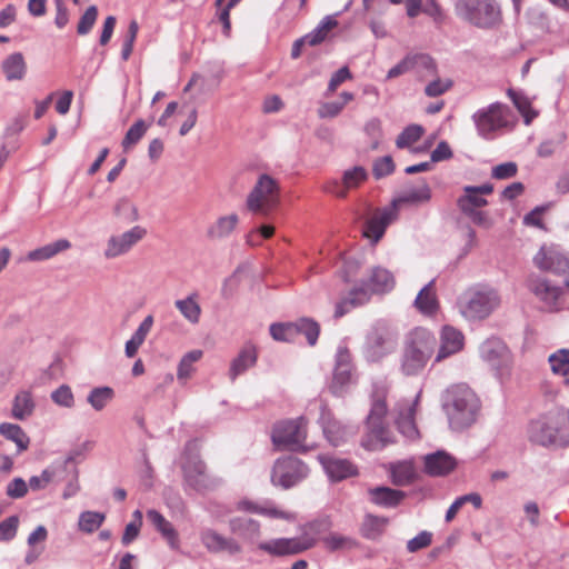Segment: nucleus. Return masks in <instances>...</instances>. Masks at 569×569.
<instances>
[{"mask_svg":"<svg viewBox=\"0 0 569 569\" xmlns=\"http://www.w3.org/2000/svg\"><path fill=\"white\" fill-rule=\"evenodd\" d=\"M239 509L251 511L268 518H279L288 521H292L295 519V515L292 512L279 509L272 502H264L263 505H259L243 500L239 502Z\"/></svg>","mask_w":569,"mask_h":569,"instance_id":"28","label":"nucleus"},{"mask_svg":"<svg viewBox=\"0 0 569 569\" xmlns=\"http://www.w3.org/2000/svg\"><path fill=\"white\" fill-rule=\"evenodd\" d=\"M527 432L529 441L535 445L565 446L569 443V417L563 412L540 417L529 423Z\"/></svg>","mask_w":569,"mask_h":569,"instance_id":"5","label":"nucleus"},{"mask_svg":"<svg viewBox=\"0 0 569 569\" xmlns=\"http://www.w3.org/2000/svg\"><path fill=\"white\" fill-rule=\"evenodd\" d=\"M508 96L512 100L518 111L522 114L525 123L529 124L533 120V118L537 117V112L531 109L530 101L526 97L513 91L512 89L508 90Z\"/></svg>","mask_w":569,"mask_h":569,"instance_id":"53","label":"nucleus"},{"mask_svg":"<svg viewBox=\"0 0 569 569\" xmlns=\"http://www.w3.org/2000/svg\"><path fill=\"white\" fill-rule=\"evenodd\" d=\"M337 26L338 21L335 16H326L311 32L305 36V40L309 46H317L325 41L329 32Z\"/></svg>","mask_w":569,"mask_h":569,"instance_id":"40","label":"nucleus"},{"mask_svg":"<svg viewBox=\"0 0 569 569\" xmlns=\"http://www.w3.org/2000/svg\"><path fill=\"white\" fill-rule=\"evenodd\" d=\"M147 236V229L142 226H133L132 228L121 232L111 234L104 244L103 257L107 260L117 259L128 254L140 241Z\"/></svg>","mask_w":569,"mask_h":569,"instance_id":"13","label":"nucleus"},{"mask_svg":"<svg viewBox=\"0 0 569 569\" xmlns=\"http://www.w3.org/2000/svg\"><path fill=\"white\" fill-rule=\"evenodd\" d=\"M229 529L231 533L238 536L244 542L257 543V547L261 538V526L259 521L249 517H233L229 520Z\"/></svg>","mask_w":569,"mask_h":569,"instance_id":"23","label":"nucleus"},{"mask_svg":"<svg viewBox=\"0 0 569 569\" xmlns=\"http://www.w3.org/2000/svg\"><path fill=\"white\" fill-rule=\"evenodd\" d=\"M203 547L211 553L227 552L230 556L242 552L241 545L231 537H224L218 531L207 528L200 532Z\"/></svg>","mask_w":569,"mask_h":569,"instance_id":"17","label":"nucleus"},{"mask_svg":"<svg viewBox=\"0 0 569 569\" xmlns=\"http://www.w3.org/2000/svg\"><path fill=\"white\" fill-rule=\"evenodd\" d=\"M280 203V184L267 173L259 174L248 193L246 207L253 214L268 217Z\"/></svg>","mask_w":569,"mask_h":569,"instance_id":"7","label":"nucleus"},{"mask_svg":"<svg viewBox=\"0 0 569 569\" xmlns=\"http://www.w3.org/2000/svg\"><path fill=\"white\" fill-rule=\"evenodd\" d=\"M431 199V190L427 181L422 180L417 186L406 188L402 193L392 201L396 209L400 204H419Z\"/></svg>","mask_w":569,"mask_h":569,"instance_id":"27","label":"nucleus"},{"mask_svg":"<svg viewBox=\"0 0 569 569\" xmlns=\"http://www.w3.org/2000/svg\"><path fill=\"white\" fill-rule=\"evenodd\" d=\"M479 353L500 378L508 377L512 363L511 353L508 347L498 338H489L479 347Z\"/></svg>","mask_w":569,"mask_h":569,"instance_id":"14","label":"nucleus"},{"mask_svg":"<svg viewBox=\"0 0 569 569\" xmlns=\"http://www.w3.org/2000/svg\"><path fill=\"white\" fill-rule=\"evenodd\" d=\"M318 460L326 475L333 482L342 481L358 475V468L348 459L329 455H319Z\"/></svg>","mask_w":569,"mask_h":569,"instance_id":"18","label":"nucleus"},{"mask_svg":"<svg viewBox=\"0 0 569 569\" xmlns=\"http://www.w3.org/2000/svg\"><path fill=\"white\" fill-rule=\"evenodd\" d=\"M523 517L519 522V527L523 529L527 525L535 530L541 525V511L539 505L533 500H527L522 505Z\"/></svg>","mask_w":569,"mask_h":569,"instance_id":"46","label":"nucleus"},{"mask_svg":"<svg viewBox=\"0 0 569 569\" xmlns=\"http://www.w3.org/2000/svg\"><path fill=\"white\" fill-rule=\"evenodd\" d=\"M455 13L462 22L480 30H496L503 22L498 0H456Z\"/></svg>","mask_w":569,"mask_h":569,"instance_id":"4","label":"nucleus"},{"mask_svg":"<svg viewBox=\"0 0 569 569\" xmlns=\"http://www.w3.org/2000/svg\"><path fill=\"white\" fill-rule=\"evenodd\" d=\"M460 211L467 216L475 224L489 228L491 226V221L488 217V213L480 208L476 207H458Z\"/></svg>","mask_w":569,"mask_h":569,"instance_id":"61","label":"nucleus"},{"mask_svg":"<svg viewBox=\"0 0 569 569\" xmlns=\"http://www.w3.org/2000/svg\"><path fill=\"white\" fill-rule=\"evenodd\" d=\"M387 413V405L385 401V390L381 388L373 395L372 406L367 418V427L369 430L368 440L363 446L370 450H378L390 442L388 430L385 427L383 418Z\"/></svg>","mask_w":569,"mask_h":569,"instance_id":"9","label":"nucleus"},{"mask_svg":"<svg viewBox=\"0 0 569 569\" xmlns=\"http://www.w3.org/2000/svg\"><path fill=\"white\" fill-rule=\"evenodd\" d=\"M257 362L256 348L251 345L244 346L239 355L232 360L229 369V377L233 381L236 378L249 368L253 367Z\"/></svg>","mask_w":569,"mask_h":569,"instance_id":"30","label":"nucleus"},{"mask_svg":"<svg viewBox=\"0 0 569 569\" xmlns=\"http://www.w3.org/2000/svg\"><path fill=\"white\" fill-rule=\"evenodd\" d=\"M183 479L187 487L202 492L214 488L218 481L207 472V467L198 457H190L182 465Z\"/></svg>","mask_w":569,"mask_h":569,"instance_id":"16","label":"nucleus"},{"mask_svg":"<svg viewBox=\"0 0 569 569\" xmlns=\"http://www.w3.org/2000/svg\"><path fill=\"white\" fill-rule=\"evenodd\" d=\"M270 335L277 341L292 342L297 339V325L295 322L272 323Z\"/></svg>","mask_w":569,"mask_h":569,"instance_id":"48","label":"nucleus"},{"mask_svg":"<svg viewBox=\"0 0 569 569\" xmlns=\"http://www.w3.org/2000/svg\"><path fill=\"white\" fill-rule=\"evenodd\" d=\"M551 370L555 373L566 376L569 373V350L560 349L549 356Z\"/></svg>","mask_w":569,"mask_h":569,"instance_id":"57","label":"nucleus"},{"mask_svg":"<svg viewBox=\"0 0 569 569\" xmlns=\"http://www.w3.org/2000/svg\"><path fill=\"white\" fill-rule=\"evenodd\" d=\"M511 109L501 102H493L485 108H480L472 114V121L478 134L492 140L496 134L510 127Z\"/></svg>","mask_w":569,"mask_h":569,"instance_id":"8","label":"nucleus"},{"mask_svg":"<svg viewBox=\"0 0 569 569\" xmlns=\"http://www.w3.org/2000/svg\"><path fill=\"white\" fill-rule=\"evenodd\" d=\"M320 423L326 438L336 447L345 442L348 437L356 433V429L353 427L342 426L332 417L331 412L325 408L321 411Z\"/></svg>","mask_w":569,"mask_h":569,"instance_id":"22","label":"nucleus"},{"mask_svg":"<svg viewBox=\"0 0 569 569\" xmlns=\"http://www.w3.org/2000/svg\"><path fill=\"white\" fill-rule=\"evenodd\" d=\"M114 398V391L111 387H96L87 396V402L96 411H102Z\"/></svg>","mask_w":569,"mask_h":569,"instance_id":"41","label":"nucleus"},{"mask_svg":"<svg viewBox=\"0 0 569 569\" xmlns=\"http://www.w3.org/2000/svg\"><path fill=\"white\" fill-rule=\"evenodd\" d=\"M396 217L397 212L393 207L377 211L366 222L363 231L365 237L371 239L373 243H377L385 234L387 227L396 219Z\"/></svg>","mask_w":569,"mask_h":569,"instance_id":"24","label":"nucleus"},{"mask_svg":"<svg viewBox=\"0 0 569 569\" xmlns=\"http://www.w3.org/2000/svg\"><path fill=\"white\" fill-rule=\"evenodd\" d=\"M527 287L530 292L550 308L556 306L559 297L562 295L560 287L540 276H530L527 280Z\"/></svg>","mask_w":569,"mask_h":569,"instance_id":"21","label":"nucleus"},{"mask_svg":"<svg viewBox=\"0 0 569 569\" xmlns=\"http://www.w3.org/2000/svg\"><path fill=\"white\" fill-rule=\"evenodd\" d=\"M437 338L422 327H417L405 337L399 369L406 377H416L423 372L436 351Z\"/></svg>","mask_w":569,"mask_h":569,"instance_id":"1","label":"nucleus"},{"mask_svg":"<svg viewBox=\"0 0 569 569\" xmlns=\"http://www.w3.org/2000/svg\"><path fill=\"white\" fill-rule=\"evenodd\" d=\"M51 400L59 407L72 408L74 406V396L68 385H61L51 392Z\"/></svg>","mask_w":569,"mask_h":569,"instance_id":"59","label":"nucleus"},{"mask_svg":"<svg viewBox=\"0 0 569 569\" xmlns=\"http://www.w3.org/2000/svg\"><path fill=\"white\" fill-rule=\"evenodd\" d=\"M351 381V367H335L333 378L330 390L335 395H340L345 387Z\"/></svg>","mask_w":569,"mask_h":569,"instance_id":"55","label":"nucleus"},{"mask_svg":"<svg viewBox=\"0 0 569 569\" xmlns=\"http://www.w3.org/2000/svg\"><path fill=\"white\" fill-rule=\"evenodd\" d=\"M202 355L201 350H191L181 358L177 370V379L181 383L184 385L194 372V363L202 358Z\"/></svg>","mask_w":569,"mask_h":569,"instance_id":"43","label":"nucleus"},{"mask_svg":"<svg viewBox=\"0 0 569 569\" xmlns=\"http://www.w3.org/2000/svg\"><path fill=\"white\" fill-rule=\"evenodd\" d=\"M370 500L385 508L397 507L405 498V492L389 487H376L368 490Z\"/></svg>","mask_w":569,"mask_h":569,"instance_id":"31","label":"nucleus"},{"mask_svg":"<svg viewBox=\"0 0 569 569\" xmlns=\"http://www.w3.org/2000/svg\"><path fill=\"white\" fill-rule=\"evenodd\" d=\"M518 172V166L513 161L500 163L492 168L491 177L497 180L513 178Z\"/></svg>","mask_w":569,"mask_h":569,"instance_id":"63","label":"nucleus"},{"mask_svg":"<svg viewBox=\"0 0 569 569\" xmlns=\"http://www.w3.org/2000/svg\"><path fill=\"white\" fill-rule=\"evenodd\" d=\"M272 442L276 447L293 451L305 450L306 420L301 417L296 420L278 422L272 430Z\"/></svg>","mask_w":569,"mask_h":569,"instance_id":"11","label":"nucleus"},{"mask_svg":"<svg viewBox=\"0 0 569 569\" xmlns=\"http://www.w3.org/2000/svg\"><path fill=\"white\" fill-rule=\"evenodd\" d=\"M71 248V243L67 239H59L43 247L31 250L27 254L29 261H44L51 259L58 253Z\"/></svg>","mask_w":569,"mask_h":569,"instance_id":"34","label":"nucleus"},{"mask_svg":"<svg viewBox=\"0 0 569 569\" xmlns=\"http://www.w3.org/2000/svg\"><path fill=\"white\" fill-rule=\"evenodd\" d=\"M331 527L328 518L317 519L303 526L301 536L270 539L259 543L258 549L272 557L298 555L311 549L319 537L329 532Z\"/></svg>","mask_w":569,"mask_h":569,"instance_id":"2","label":"nucleus"},{"mask_svg":"<svg viewBox=\"0 0 569 569\" xmlns=\"http://www.w3.org/2000/svg\"><path fill=\"white\" fill-rule=\"evenodd\" d=\"M321 541L325 549L330 552L346 551L358 547L356 539L337 532H329V535L321 538Z\"/></svg>","mask_w":569,"mask_h":569,"instance_id":"38","label":"nucleus"},{"mask_svg":"<svg viewBox=\"0 0 569 569\" xmlns=\"http://www.w3.org/2000/svg\"><path fill=\"white\" fill-rule=\"evenodd\" d=\"M393 276L387 269L377 267L372 269L367 287L361 289L367 291V295L369 293V291L386 292L391 290L393 288Z\"/></svg>","mask_w":569,"mask_h":569,"instance_id":"33","label":"nucleus"},{"mask_svg":"<svg viewBox=\"0 0 569 569\" xmlns=\"http://www.w3.org/2000/svg\"><path fill=\"white\" fill-rule=\"evenodd\" d=\"M417 401L418 397L415 399V401L407 403L403 409H400L396 421L399 431L409 439H415L418 437V429L415 422Z\"/></svg>","mask_w":569,"mask_h":569,"instance_id":"32","label":"nucleus"},{"mask_svg":"<svg viewBox=\"0 0 569 569\" xmlns=\"http://www.w3.org/2000/svg\"><path fill=\"white\" fill-rule=\"evenodd\" d=\"M351 78L352 74L348 67H342L339 70H337L329 80L328 88L325 91V97H331L340 84H342L345 81Z\"/></svg>","mask_w":569,"mask_h":569,"instance_id":"62","label":"nucleus"},{"mask_svg":"<svg viewBox=\"0 0 569 569\" xmlns=\"http://www.w3.org/2000/svg\"><path fill=\"white\" fill-rule=\"evenodd\" d=\"M297 325V337L303 335L310 346H315L319 333L320 326L317 321L311 318H301L296 321Z\"/></svg>","mask_w":569,"mask_h":569,"instance_id":"47","label":"nucleus"},{"mask_svg":"<svg viewBox=\"0 0 569 569\" xmlns=\"http://www.w3.org/2000/svg\"><path fill=\"white\" fill-rule=\"evenodd\" d=\"M147 517L154 528L166 538L169 545L174 548L178 543V535L171 522H169L159 511L148 510Z\"/></svg>","mask_w":569,"mask_h":569,"instance_id":"36","label":"nucleus"},{"mask_svg":"<svg viewBox=\"0 0 569 569\" xmlns=\"http://www.w3.org/2000/svg\"><path fill=\"white\" fill-rule=\"evenodd\" d=\"M34 410V402L29 391H21L14 397L12 416L18 420L30 417Z\"/></svg>","mask_w":569,"mask_h":569,"instance_id":"44","label":"nucleus"},{"mask_svg":"<svg viewBox=\"0 0 569 569\" xmlns=\"http://www.w3.org/2000/svg\"><path fill=\"white\" fill-rule=\"evenodd\" d=\"M351 298L342 300L336 305L335 318L345 316L351 307L363 303L367 300V291L362 289H355L350 292Z\"/></svg>","mask_w":569,"mask_h":569,"instance_id":"50","label":"nucleus"},{"mask_svg":"<svg viewBox=\"0 0 569 569\" xmlns=\"http://www.w3.org/2000/svg\"><path fill=\"white\" fill-rule=\"evenodd\" d=\"M467 502L472 503L476 509H479L482 506V498L477 492H471L458 497L448 508L446 512V521L450 522L456 517L457 512L460 510V506H463Z\"/></svg>","mask_w":569,"mask_h":569,"instance_id":"49","label":"nucleus"},{"mask_svg":"<svg viewBox=\"0 0 569 569\" xmlns=\"http://www.w3.org/2000/svg\"><path fill=\"white\" fill-rule=\"evenodd\" d=\"M425 471L432 477L450 473L457 466L456 459L446 451H437L425 457Z\"/></svg>","mask_w":569,"mask_h":569,"instance_id":"25","label":"nucleus"},{"mask_svg":"<svg viewBox=\"0 0 569 569\" xmlns=\"http://www.w3.org/2000/svg\"><path fill=\"white\" fill-rule=\"evenodd\" d=\"M423 128L419 124H410L398 136L396 144L403 149L417 142L423 134Z\"/></svg>","mask_w":569,"mask_h":569,"instance_id":"54","label":"nucleus"},{"mask_svg":"<svg viewBox=\"0 0 569 569\" xmlns=\"http://www.w3.org/2000/svg\"><path fill=\"white\" fill-rule=\"evenodd\" d=\"M435 280L427 283L418 293L415 306L423 315L431 316L436 313L439 308V303L433 290Z\"/></svg>","mask_w":569,"mask_h":569,"instance_id":"35","label":"nucleus"},{"mask_svg":"<svg viewBox=\"0 0 569 569\" xmlns=\"http://www.w3.org/2000/svg\"><path fill=\"white\" fill-rule=\"evenodd\" d=\"M113 213L127 222H134L139 219L137 207L127 198H121L116 202Z\"/></svg>","mask_w":569,"mask_h":569,"instance_id":"52","label":"nucleus"},{"mask_svg":"<svg viewBox=\"0 0 569 569\" xmlns=\"http://www.w3.org/2000/svg\"><path fill=\"white\" fill-rule=\"evenodd\" d=\"M198 295L192 293L184 299L174 301V307L180 311L182 317L191 325H197L200 321L201 307L198 303Z\"/></svg>","mask_w":569,"mask_h":569,"instance_id":"37","label":"nucleus"},{"mask_svg":"<svg viewBox=\"0 0 569 569\" xmlns=\"http://www.w3.org/2000/svg\"><path fill=\"white\" fill-rule=\"evenodd\" d=\"M387 522L388 520L383 517L368 515L362 522L361 535L367 539L376 540L382 535Z\"/></svg>","mask_w":569,"mask_h":569,"instance_id":"45","label":"nucleus"},{"mask_svg":"<svg viewBox=\"0 0 569 569\" xmlns=\"http://www.w3.org/2000/svg\"><path fill=\"white\" fill-rule=\"evenodd\" d=\"M443 408L453 430H463L477 420L480 401L466 385H455L447 390Z\"/></svg>","mask_w":569,"mask_h":569,"instance_id":"3","label":"nucleus"},{"mask_svg":"<svg viewBox=\"0 0 569 569\" xmlns=\"http://www.w3.org/2000/svg\"><path fill=\"white\" fill-rule=\"evenodd\" d=\"M412 70L421 74H433L436 72L435 60L425 53L410 54Z\"/></svg>","mask_w":569,"mask_h":569,"instance_id":"56","label":"nucleus"},{"mask_svg":"<svg viewBox=\"0 0 569 569\" xmlns=\"http://www.w3.org/2000/svg\"><path fill=\"white\" fill-rule=\"evenodd\" d=\"M309 473L306 463L295 457L278 459L271 472V482L283 489H289L303 480Z\"/></svg>","mask_w":569,"mask_h":569,"instance_id":"12","label":"nucleus"},{"mask_svg":"<svg viewBox=\"0 0 569 569\" xmlns=\"http://www.w3.org/2000/svg\"><path fill=\"white\" fill-rule=\"evenodd\" d=\"M148 127L149 126L141 119L136 121L127 131L122 140V147L128 149L134 146L144 136Z\"/></svg>","mask_w":569,"mask_h":569,"instance_id":"58","label":"nucleus"},{"mask_svg":"<svg viewBox=\"0 0 569 569\" xmlns=\"http://www.w3.org/2000/svg\"><path fill=\"white\" fill-rule=\"evenodd\" d=\"M106 516L98 511H83L79 517V529L87 533L96 531L104 521Z\"/></svg>","mask_w":569,"mask_h":569,"instance_id":"51","label":"nucleus"},{"mask_svg":"<svg viewBox=\"0 0 569 569\" xmlns=\"http://www.w3.org/2000/svg\"><path fill=\"white\" fill-rule=\"evenodd\" d=\"M501 303L500 296L491 288L473 287L466 290L459 298L458 307L461 316L469 321L488 318Z\"/></svg>","mask_w":569,"mask_h":569,"instance_id":"6","label":"nucleus"},{"mask_svg":"<svg viewBox=\"0 0 569 569\" xmlns=\"http://www.w3.org/2000/svg\"><path fill=\"white\" fill-rule=\"evenodd\" d=\"M397 330L385 321H377L369 331L365 353L370 361H379L397 346Z\"/></svg>","mask_w":569,"mask_h":569,"instance_id":"10","label":"nucleus"},{"mask_svg":"<svg viewBox=\"0 0 569 569\" xmlns=\"http://www.w3.org/2000/svg\"><path fill=\"white\" fill-rule=\"evenodd\" d=\"M535 266L555 274H566L569 271V256L557 244L542 246L533 257Z\"/></svg>","mask_w":569,"mask_h":569,"instance_id":"15","label":"nucleus"},{"mask_svg":"<svg viewBox=\"0 0 569 569\" xmlns=\"http://www.w3.org/2000/svg\"><path fill=\"white\" fill-rule=\"evenodd\" d=\"M465 346L462 332L452 326H443L440 331V346L435 358V362H441L445 359L460 352Z\"/></svg>","mask_w":569,"mask_h":569,"instance_id":"19","label":"nucleus"},{"mask_svg":"<svg viewBox=\"0 0 569 569\" xmlns=\"http://www.w3.org/2000/svg\"><path fill=\"white\" fill-rule=\"evenodd\" d=\"M392 481L397 486H407L416 479V468L412 461H400L391 468Z\"/></svg>","mask_w":569,"mask_h":569,"instance_id":"42","label":"nucleus"},{"mask_svg":"<svg viewBox=\"0 0 569 569\" xmlns=\"http://www.w3.org/2000/svg\"><path fill=\"white\" fill-rule=\"evenodd\" d=\"M28 493V483L20 477L13 478L6 488V495L11 499H21Z\"/></svg>","mask_w":569,"mask_h":569,"instance_id":"64","label":"nucleus"},{"mask_svg":"<svg viewBox=\"0 0 569 569\" xmlns=\"http://www.w3.org/2000/svg\"><path fill=\"white\" fill-rule=\"evenodd\" d=\"M0 435L17 445V452L28 449L30 439L19 425L3 422L0 425Z\"/></svg>","mask_w":569,"mask_h":569,"instance_id":"39","label":"nucleus"},{"mask_svg":"<svg viewBox=\"0 0 569 569\" xmlns=\"http://www.w3.org/2000/svg\"><path fill=\"white\" fill-rule=\"evenodd\" d=\"M0 69L7 81H22L27 76L28 66L21 52H12L2 59Z\"/></svg>","mask_w":569,"mask_h":569,"instance_id":"26","label":"nucleus"},{"mask_svg":"<svg viewBox=\"0 0 569 569\" xmlns=\"http://www.w3.org/2000/svg\"><path fill=\"white\" fill-rule=\"evenodd\" d=\"M98 18V8L96 6H90L84 13L81 16L78 26L77 32L80 36H86L90 32L92 27L94 26Z\"/></svg>","mask_w":569,"mask_h":569,"instance_id":"60","label":"nucleus"},{"mask_svg":"<svg viewBox=\"0 0 569 569\" xmlns=\"http://www.w3.org/2000/svg\"><path fill=\"white\" fill-rule=\"evenodd\" d=\"M367 178V170L361 166H356L343 172L341 183L336 180L331 181L325 187V190L338 198H345L349 189L359 187Z\"/></svg>","mask_w":569,"mask_h":569,"instance_id":"20","label":"nucleus"},{"mask_svg":"<svg viewBox=\"0 0 569 569\" xmlns=\"http://www.w3.org/2000/svg\"><path fill=\"white\" fill-rule=\"evenodd\" d=\"M239 223L237 213H230L219 217L207 229V237L212 240H220L229 237Z\"/></svg>","mask_w":569,"mask_h":569,"instance_id":"29","label":"nucleus"}]
</instances>
